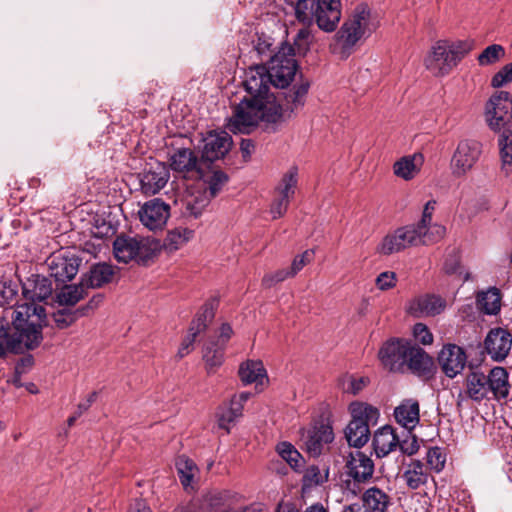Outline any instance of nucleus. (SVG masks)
Here are the masks:
<instances>
[{
  "instance_id": "nucleus-18",
  "label": "nucleus",
  "mask_w": 512,
  "mask_h": 512,
  "mask_svg": "<svg viewBox=\"0 0 512 512\" xmlns=\"http://www.w3.org/2000/svg\"><path fill=\"white\" fill-rule=\"evenodd\" d=\"M341 15L340 0H317L314 16L319 29L325 32L335 31Z\"/></svg>"
},
{
  "instance_id": "nucleus-46",
  "label": "nucleus",
  "mask_w": 512,
  "mask_h": 512,
  "mask_svg": "<svg viewBox=\"0 0 512 512\" xmlns=\"http://www.w3.org/2000/svg\"><path fill=\"white\" fill-rule=\"evenodd\" d=\"M317 0H298L295 5V15L298 21L311 23L315 20L314 12Z\"/></svg>"
},
{
  "instance_id": "nucleus-64",
  "label": "nucleus",
  "mask_w": 512,
  "mask_h": 512,
  "mask_svg": "<svg viewBox=\"0 0 512 512\" xmlns=\"http://www.w3.org/2000/svg\"><path fill=\"white\" fill-rule=\"evenodd\" d=\"M34 364V357L31 354L25 355L20 358L15 364V372L16 375L21 377L24 373L27 372Z\"/></svg>"
},
{
  "instance_id": "nucleus-31",
  "label": "nucleus",
  "mask_w": 512,
  "mask_h": 512,
  "mask_svg": "<svg viewBox=\"0 0 512 512\" xmlns=\"http://www.w3.org/2000/svg\"><path fill=\"white\" fill-rule=\"evenodd\" d=\"M361 463H363L364 470L357 471L354 467H351V471L348 475L351 479L344 481L345 490L354 497L361 493V485L368 483L372 479L371 464L365 462V460H362Z\"/></svg>"
},
{
  "instance_id": "nucleus-30",
  "label": "nucleus",
  "mask_w": 512,
  "mask_h": 512,
  "mask_svg": "<svg viewBox=\"0 0 512 512\" xmlns=\"http://www.w3.org/2000/svg\"><path fill=\"white\" fill-rule=\"evenodd\" d=\"M465 392L468 398L480 403L485 400L484 372L478 368L471 369L465 379Z\"/></svg>"
},
{
  "instance_id": "nucleus-49",
  "label": "nucleus",
  "mask_w": 512,
  "mask_h": 512,
  "mask_svg": "<svg viewBox=\"0 0 512 512\" xmlns=\"http://www.w3.org/2000/svg\"><path fill=\"white\" fill-rule=\"evenodd\" d=\"M473 41L470 40H458L455 42H448V52L455 61V65L458 63L472 50Z\"/></svg>"
},
{
  "instance_id": "nucleus-13",
  "label": "nucleus",
  "mask_w": 512,
  "mask_h": 512,
  "mask_svg": "<svg viewBox=\"0 0 512 512\" xmlns=\"http://www.w3.org/2000/svg\"><path fill=\"white\" fill-rule=\"evenodd\" d=\"M512 347V334L502 327L491 328L484 341L483 348L495 362L504 361L510 354Z\"/></svg>"
},
{
  "instance_id": "nucleus-26",
  "label": "nucleus",
  "mask_w": 512,
  "mask_h": 512,
  "mask_svg": "<svg viewBox=\"0 0 512 512\" xmlns=\"http://www.w3.org/2000/svg\"><path fill=\"white\" fill-rule=\"evenodd\" d=\"M138 245V237H131L123 233L116 236L113 242V253L116 260L124 264L134 260Z\"/></svg>"
},
{
  "instance_id": "nucleus-40",
  "label": "nucleus",
  "mask_w": 512,
  "mask_h": 512,
  "mask_svg": "<svg viewBox=\"0 0 512 512\" xmlns=\"http://www.w3.org/2000/svg\"><path fill=\"white\" fill-rule=\"evenodd\" d=\"M137 255L134 260L140 265H147L157 254L159 243L148 238H138Z\"/></svg>"
},
{
  "instance_id": "nucleus-37",
  "label": "nucleus",
  "mask_w": 512,
  "mask_h": 512,
  "mask_svg": "<svg viewBox=\"0 0 512 512\" xmlns=\"http://www.w3.org/2000/svg\"><path fill=\"white\" fill-rule=\"evenodd\" d=\"M298 184V169L292 166L281 178L280 183L275 187L277 196L283 197L291 201L295 195Z\"/></svg>"
},
{
  "instance_id": "nucleus-20",
  "label": "nucleus",
  "mask_w": 512,
  "mask_h": 512,
  "mask_svg": "<svg viewBox=\"0 0 512 512\" xmlns=\"http://www.w3.org/2000/svg\"><path fill=\"white\" fill-rule=\"evenodd\" d=\"M425 66L435 76H444L456 67L450 52L448 41L440 40L432 47L431 53L425 58Z\"/></svg>"
},
{
  "instance_id": "nucleus-27",
  "label": "nucleus",
  "mask_w": 512,
  "mask_h": 512,
  "mask_svg": "<svg viewBox=\"0 0 512 512\" xmlns=\"http://www.w3.org/2000/svg\"><path fill=\"white\" fill-rule=\"evenodd\" d=\"M226 347L216 342L215 337H210L203 345V360L207 373H214L224 362Z\"/></svg>"
},
{
  "instance_id": "nucleus-50",
  "label": "nucleus",
  "mask_w": 512,
  "mask_h": 512,
  "mask_svg": "<svg viewBox=\"0 0 512 512\" xmlns=\"http://www.w3.org/2000/svg\"><path fill=\"white\" fill-rule=\"evenodd\" d=\"M397 447L407 456H412L418 452L420 446L413 430H405L403 439L398 437Z\"/></svg>"
},
{
  "instance_id": "nucleus-41",
  "label": "nucleus",
  "mask_w": 512,
  "mask_h": 512,
  "mask_svg": "<svg viewBox=\"0 0 512 512\" xmlns=\"http://www.w3.org/2000/svg\"><path fill=\"white\" fill-rule=\"evenodd\" d=\"M194 236V231L189 228L177 227L167 233L164 245L170 251L179 249Z\"/></svg>"
},
{
  "instance_id": "nucleus-45",
  "label": "nucleus",
  "mask_w": 512,
  "mask_h": 512,
  "mask_svg": "<svg viewBox=\"0 0 512 512\" xmlns=\"http://www.w3.org/2000/svg\"><path fill=\"white\" fill-rule=\"evenodd\" d=\"M505 56L502 45L492 44L486 47L477 57L480 66H488L498 62Z\"/></svg>"
},
{
  "instance_id": "nucleus-23",
  "label": "nucleus",
  "mask_w": 512,
  "mask_h": 512,
  "mask_svg": "<svg viewBox=\"0 0 512 512\" xmlns=\"http://www.w3.org/2000/svg\"><path fill=\"white\" fill-rule=\"evenodd\" d=\"M114 273L112 265L99 262L91 265L89 270L82 274L81 278L88 289H96L110 283Z\"/></svg>"
},
{
  "instance_id": "nucleus-56",
  "label": "nucleus",
  "mask_w": 512,
  "mask_h": 512,
  "mask_svg": "<svg viewBox=\"0 0 512 512\" xmlns=\"http://www.w3.org/2000/svg\"><path fill=\"white\" fill-rule=\"evenodd\" d=\"M310 33L306 29H300L294 39L291 47L294 49V55L304 56L309 50Z\"/></svg>"
},
{
  "instance_id": "nucleus-59",
  "label": "nucleus",
  "mask_w": 512,
  "mask_h": 512,
  "mask_svg": "<svg viewBox=\"0 0 512 512\" xmlns=\"http://www.w3.org/2000/svg\"><path fill=\"white\" fill-rule=\"evenodd\" d=\"M288 277H293V275L290 274V270L289 269H280L274 273L266 274L262 279V285L265 288H271L275 284L284 281Z\"/></svg>"
},
{
  "instance_id": "nucleus-35",
  "label": "nucleus",
  "mask_w": 512,
  "mask_h": 512,
  "mask_svg": "<svg viewBox=\"0 0 512 512\" xmlns=\"http://www.w3.org/2000/svg\"><path fill=\"white\" fill-rule=\"evenodd\" d=\"M477 304L481 311L487 315H496L501 309V295L497 288H489L477 296Z\"/></svg>"
},
{
  "instance_id": "nucleus-53",
  "label": "nucleus",
  "mask_w": 512,
  "mask_h": 512,
  "mask_svg": "<svg viewBox=\"0 0 512 512\" xmlns=\"http://www.w3.org/2000/svg\"><path fill=\"white\" fill-rule=\"evenodd\" d=\"M328 475L329 468H327L325 474L322 475L318 466L310 465L305 470L303 481L308 485H321L328 480Z\"/></svg>"
},
{
  "instance_id": "nucleus-4",
  "label": "nucleus",
  "mask_w": 512,
  "mask_h": 512,
  "mask_svg": "<svg viewBox=\"0 0 512 512\" xmlns=\"http://www.w3.org/2000/svg\"><path fill=\"white\" fill-rule=\"evenodd\" d=\"M377 28L378 21L372 16L368 5L359 4L337 31L335 39L342 53L350 54L359 41L370 37Z\"/></svg>"
},
{
  "instance_id": "nucleus-17",
  "label": "nucleus",
  "mask_w": 512,
  "mask_h": 512,
  "mask_svg": "<svg viewBox=\"0 0 512 512\" xmlns=\"http://www.w3.org/2000/svg\"><path fill=\"white\" fill-rule=\"evenodd\" d=\"M170 207L159 198L150 200L144 204L139 211V218L142 224L148 229L155 231L162 229L166 224Z\"/></svg>"
},
{
  "instance_id": "nucleus-6",
  "label": "nucleus",
  "mask_w": 512,
  "mask_h": 512,
  "mask_svg": "<svg viewBox=\"0 0 512 512\" xmlns=\"http://www.w3.org/2000/svg\"><path fill=\"white\" fill-rule=\"evenodd\" d=\"M201 161L206 168H211L217 160L224 159L233 145V139L226 131L210 130L202 136Z\"/></svg>"
},
{
  "instance_id": "nucleus-63",
  "label": "nucleus",
  "mask_w": 512,
  "mask_h": 512,
  "mask_svg": "<svg viewBox=\"0 0 512 512\" xmlns=\"http://www.w3.org/2000/svg\"><path fill=\"white\" fill-rule=\"evenodd\" d=\"M369 384V378L368 377H351L349 386L347 388V392L357 395L360 393L367 385Z\"/></svg>"
},
{
  "instance_id": "nucleus-32",
  "label": "nucleus",
  "mask_w": 512,
  "mask_h": 512,
  "mask_svg": "<svg viewBox=\"0 0 512 512\" xmlns=\"http://www.w3.org/2000/svg\"><path fill=\"white\" fill-rule=\"evenodd\" d=\"M239 378L244 385L252 383H262V379L267 377L263 363L259 360H247L242 363L238 371Z\"/></svg>"
},
{
  "instance_id": "nucleus-14",
  "label": "nucleus",
  "mask_w": 512,
  "mask_h": 512,
  "mask_svg": "<svg viewBox=\"0 0 512 512\" xmlns=\"http://www.w3.org/2000/svg\"><path fill=\"white\" fill-rule=\"evenodd\" d=\"M139 176L142 192L145 195H154L165 187L170 173L165 163L152 160L146 163Z\"/></svg>"
},
{
  "instance_id": "nucleus-34",
  "label": "nucleus",
  "mask_w": 512,
  "mask_h": 512,
  "mask_svg": "<svg viewBox=\"0 0 512 512\" xmlns=\"http://www.w3.org/2000/svg\"><path fill=\"white\" fill-rule=\"evenodd\" d=\"M403 478L410 489L416 490L427 483L428 473L420 460H412L403 473Z\"/></svg>"
},
{
  "instance_id": "nucleus-44",
  "label": "nucleus",
  "mask_w": 512,
  "mask_h": 512,
  "mask_svg": "<svg viewBox=\"0 0 512 512\" xmlns=\"http://www.w3.org/2000/svg\"><path fill=\"white\" fill-rule=\"evenodd\" d=\"M503 131L499 135V148H500V157L503 164V167L506 166L511 167L512 165V130L509 128H502Z\"/></svg>"
},
{
  "instance_id": "nucleus-11",
  "label": "nucleus",
  "mask_w": 512,
  "mask_h": 512,
  "mask_svg": "<svg viewBox=\"0 0 512 512\" xmlns=\"http://www.w3.org/2000/svg\"><path fill=\"white\" fill-rule=\"evenodd\" d=\"M412 341L391 338L379 350L382 364L391 372H403Z\"/></svg>"
},
{
  "instance_id": "nucleus-52",
  "label": "nucleus",
  "mask_w": 512,
  "mask_h": 512,
  "mask_svg": "<svg viewBox=\"0 0 512 512\" xmlns=\"http://www.w3.org/2000/svg\"><path fill=\"white\" fill-rule=\"evenodd\" d=\"M362 460H365V462H368L371 464L372 469V475L374 474V462L373 460L366 455L364 452L356 451V452H350L347 456L345 468H346V474L349 475V472L351 471V467H354L357 471L364 470V466L360 465L362 464Z\"/></svg>"
},
{
  "instance_id": "nucleus-54",
  "label": "nucleus",
  "mask_w": 512,
  "mask_h": 512,
  "mask_svg": "<svg viewBox=\"0 0 512 512\" xmlns=\"http://www.w3.org/2000/svg\"><path fill=\"white\" fill-rule=\"evenodd\" d=\"M415 341L424 346L431 345L434 341V336L428 326L424 323H416L412 329Z\"/></svg>"
},
{
  "instance_id": "nucleus-5",
  "label": "nucleus",
  "mask_w": 512,
  "mask_h": 512,
  "mask_svg": "<svg viewBox=\"0 0 512 512\" xmlns=\"http://www.w3.org/2000/svg\"><path fill=\"white\" fill-rule=\"evenodd\" d=\"M351 420L344 429V437L350 447L360 449L371 437L370 427L377 424L379 410L367 403L353 402L349 406Z\"/></svg>"
},
{
  "instance_id": "nucleus-58",
  "label": "nucleus",
  "mask_w": 512,
  "mask_h": 512,
  "mask_svg": "<svg viewBox=\"0 0 512 512\" xmlns=\"http://www.w3.org/2000/svg\"><path fill=\"white\" fill-rule=\"evenodd\" d=\"M512 82V62L503 66L491 80V85L494 88H500L506 83Z\"/></svg>"
},
{
  "instance_id": "nucleus-28",
  "label": "nucleus",
  "mask_w": 512,
  "mask_h": 512,
  "mask_svg": "<svg viewBox=\"0 0 512 512\" xmlns=\"http://www.w3.org/2000/svg\"><path fill=\"white\" fill-rule=\"evenodd\" d=\"M488 374L493 388V399H506L511 389L507 369L502 366H495L488 371Z\"/></svg>"
},
{
  "instance_id": "nucleus-21",
  "label": "nucleus",
  "mask_w": 512,
  "mask_h": 512,
  "mask_svg": "<svg viewBox=\"0 0 512 512\" xmlns=\"http://www.w3.org/2000/svg\"><path fill=\"white\" fill-rule=\"evenodd\" d=\"M53 293L52 281L49 277L32 274L22 283V294L29 303L47 300Z\"/></svg>"
},
{
  "instance_id": "nucleus-22",
  "label": "nucleus",
  "mask_w": 512,
  "mask_h": 512,
  "mask_svg": "<svg viewBox=\"0 0 512 512\" xmlns=\"http://www.w3.org/2000/svg\"><path fill=\"white\" fill-rule=\"evenodd\" d=\"M446 307V301L439 295L424 294L413 299L408 306V313L415 317L439 315Z\"/></svg>"
},
{
  "instance_id": "nucleus-43",
  "label": "nucleus",
  "mask_w": 512,
  "mask_h": 512,
  "mask_svg": "<svg viewBox=\"0 0 512 512\" xmlns=\"http://www.w3.org/2000/svg\"><path fill=\"white\" fill-rule=\"evenodd\" d=\"M209 512H246L247 507L235 510L228 503V495L226 492H217L211 494L207 499Z\"/></svg>"
},
{
  "instance_id": "nucleus-38",
  "label": "nucleus",
  "mask_w": 512,
  "mask_h": 512,
  "mask_svg": "<svg viewBox=\"0 0 512 512\" xmlns=\"http://www.w3.org/2000/svg\"><path fill=\"white\" fill-rule=\"evenodd\" d=\"M217 425L220 429L230 433L231 425L235 423L236 419L242 416L239 405L235 408L229 403V405H221L216 411Z\"/></svg>"
},
{
  "instance_id": "nucleus-25",
  "label": "nucleus",
  "mask_w": 512,
  "mask_h": 512,
  "mask_svg": "<svg viewBox=\"0 0 512 512\" xmlns=\"http://www.w3.org/2000/svg\"><path fill=\"white\" fill-rule=\"evenodd\" d=\"M398 435L391 426L385 425L377 429L373 435L372 446L378 458L387 456L397 447Z\"/></svg>"
},
{
  "instance_id": "nucleus-47",
  "label": "nucleus",
  "mask_w": 512,
  "mask_h": 512,
  "mask_svg": "<svg viewBox=\"0 0 512 512\" xmlns=\"http://www.w3.org/2000/svg\"><path fill=\"white\" fill-rule=\"evenodd\" d=\"M18 282L11 279L0 281L1 305H12L18 295Z\"/></svg>"
},
{
  "instance_id": "nucleus-61",
  "label": "nucleus",
  "mask_w": 512,
  "mask_h": 512,
  "mask_svg": "<svg viewBox=\"0 0 512 512\" xmlns=\"http://www.w3.org/2000/svg\"><path fill=\"white\" fill-rule=\"evenodd\" d=\"M314 256V251L313 250H306L304 251L302 254L300 255H297L292 264H291V267H290V274H292L293 276H295L299 271H301L303 269V267L309 263L312 258Z\"/></svg>"
},
{
  "instance_id": "nucleus-33",
  "label": "nucleus",
  "mask_w": 512,
  "mask_h": 512,
  "mask_svg": "<svg viewBox=\"0 0 512 512\" xmlns=\"http://www.w3.org/2000/svg\"><path fill=\"white\" fill-rule=\"evenodd\" d=\"M362 501L371 512H387L390 497L380 488L371 487L363 493Z\"/></svg>"
},
{
  "instance_id": "nucleus-55",
  "label": "nucleus",
  "mask_w": 512,
  "mask_h": 512,
  "mask_svg": "<svg viewBox=\"0 0 512 512\" xmlns=\"http://www.w3.org/2000/svg\"><path fill=\"white\" fill-rule=\"evenodd\" d=\"M444 272L448 275H461V257L459 252L453 250L449 253L444 261L443 265Z\"/></svg>"
},
{
  "instance_id": "nucleus-16",
  "label": "nucleus",
  "mask_w": 512,
  "mask_h": 512,
  "mask_svg": "<svg viewBox=\"0 0 512 512\" xmlns=\"http://www.w3.org/2000/svg\"><path fill=\"white\" fill-rule=\"evenodd\" d=\"M437 362L445 376L453 379L465 368L467 355L462 347L448 343L438 352Z\"/></svg>"
},
{
  "instance_id": "nucleus-24",
  "label": "nucleus",
  "mask_w": 512,
  "mask_h": 512,
  "mask_svg": "<svg viewBox=\"0 0 512 512\" xmlns=\"http://www.w3.org/2000/svg\"><path fill=\"white\" fill-rule=\"evenodd\" d=\"M394 417L405 430H414L420 421V406L417 400L405 399L394 409Z\"/></svg>"
},
{
  "instance_id": "nucleus-1",
  "label": "nucleus",
  "mask_w": 512,
  "mask_h": 512,
  "mask_svg": "<svg viewBox=\"0 0 512 512\" xmlns=\"http://www.w3.org/2000/svg\"><path fill=\"white\" fill-rule=\"evenodd\" d=\"M294 49L283 44L270 58L268 66L250 67L243 81L247 93L234 108L231 130L248 134L260 122L273 132L276 125L302 109L311 87V80L299 71Z\"/></svg>"
},
{
  "instance_id": "nucleus-3",
  "label": "nucleus",
  "mask_w": 512,
  "mask_h": 512,
  "mask_svg": "<svg viewBox=\"0 0 512 512\" xmlns=\"http://www.w3.org/2000/svg\"><path fill=\"white\" fill-rule=\"evenodd\" d=\"M436 201L429 200L423 209L422 217L417 224L400 227L393 234L385 236L378 250L383 255L400 252L409 246L427 245L434 241L429 234V225Z\"/></svg>"
},
{
  "instance_id": "nucleus-42",
  "label": "nucleus",
  "mask_w": 512,
  "mask_h": 512,
  "mask_svg": "<svg viewBox=\"0 0 512 512\" xmlns=\"http://www.w3.org/2000/svg\"><path fill=\"white\" fill-rule=\"evenodd\" d=\"M83 317V309L79 308H63L53 313L52 318L59 329H66Z\"/></svg>"
},
{
  "instance_id": "nucleus-51",
  "label": "nucleus",
  "mask_w": 512,
  "mask_h": 512,
  "mask_svg": "<svg viewBox=\"0 0 512 512\" xmlns=\"http://www.w3.org/2000/svg\"><path fill=\"white\" fill-rule=\"evenodd\" d=\"M414 157H403L394 164V173L396 176L404 180H410L414 177L416 165Z\"/></svg>"
},
{
  "instance_id": "nucleus-15",
  "label": "nucleus",
  "mask_w": 512,
  "mask_h": 512,
  "mask_svg": "<svg viewBox=\"0 0 512 512\" xmlns=\"http://www.w3.org/2000/svg\"><path fill=\"white\" fill-rule=\"evenodd\" d=\"M170 167L173 171L191 175L192 178L202 179L205 177L204 165L201 158L190 148L176 149L169 158Z\"/></svg>"
},
{
  "instance_id": "nucleus-8",
  "label": "nucleus",
  "mask_w": 512,
  "mask_h": 512,
  "mask_svg": "<svg viewBox=\"0 0 512 512\" xmlns=\"http://www.w3.org/2000/svg\"><path fill=\"white\" fill-rule=\"evenodd\" d=\"M219 305V299L217 297L209 298L200 308L194 319L191 321L188 329V335L182 342V345L178 351L180 357H184L189 353L190 347L195 342L197 336L204 332L208 325L213 321L215 312Z\"/></svg>"
},
{
  "instance_id": "nucleus-7",
  "label": "nucleus",
  "mask_w": 512,
  "mask_h": 512,
  "mask_svg": "<svg viewBox=\"0 0 512 512\" xmlns=\"http://www.w3.org/2000/svg\"><path fill=\"white\" fill-rule=\"evenodd\" d=\"M486 120L494 131L506 128L512 121V97L507 91L494 93L486 103Z\"/></svg>"
},
{
  "instance_id": "nucleus-19",
  "label": "nucleus",
  "mask_w": 512,
  "mask_h": 512,
  "mask_svg": "<svg viewBox=\"0 0 512 512\" xmlns=\"http://www.w3.org/2000/svg\"><path fill=\"white\" fill-rule=\"evenodd\" d=\"M333 440L332 425L328 421H319L307 431L304 444L310 456L318 457L322 454L324 445L330 444Z\"/></svg>"
},
{
  "instance_id": "nucleus-36",
  "label": "nucleus",
  "mask_w": 512,
  "mask_h": 512,
  "mask_svg": "<svg viewBox=\"0 0 512 512\" xmlns=\"http://www.w3.org/2000/svg\"><path fill=\"white\" fill-rule=\"evenodd\" d=\"M211 169V174L208 175L205 171V177L202 178L206 184L207 188L204 192L206 195L209 194L208 197L211 199L215 198L222 190V188L228 183L229 176L227 173H225L223 170L216 168Z\"/></svg>"
},
{
  "instance_id": "nucleus-39",
  "label": "nucleus",
  "mask_w": 512,
  "mask_h": 512,
  "mask_svg": "<svg viewBox=\"0 0 512 512\" xmlns=\"http://www.w3.org/2000/svg\"><path fill=\"white\" fill-rule=\"evenodd\" d=\"M276 451L293 470L299 471L303 467L305 462L303 456L290 442H280L276 447Z\"/></svg>"
},
{
  "instance_id": "nucleus-12",
  "label": "nucleus",
  "mask_w": 512,
  "mask_h": 512,
  "mask_svg": "<svg viewBox=\"0 0 512 512\" xmlns=\"http://www.w3.org/2000/svg\"><path fill=\"white\" fill-rule=\"evenodd\" d=\"M481 153L482 145L479 141L470 139L460 141L451 160L453 174L455 176L466 174L479 160Z\"/></svg>"
},
{
  "instance_id": "nucleus-60",
  "label": "nucleus",
  "mask_w": 512,
  "mask_h": 512,
  "mask_svg": "<svg viewBox=\"0 0 512 512\" xmlns=\"http://www.w3.org/2000/svg\"><path fill=\"white\" fill-rule=\"evenodd\" d=\"M290 200L280 196H276L270 205V213L273 219H279L283 217L289 207Z\"/></svg>"
},
{
  "instance_id": "nucleus-29",
  "label": "nucleus",
  "mask_w": 512,
  "mask_h": 512,
  "mask_svg": "<svg viewBox=\"0 0 512 512\" xmlns=\"http://www.w3.org/2000/svg\"><path fill=\"white\" fill-rule=\"evenodd\" d=\"M88 287L80 278L77 284H64L61 291L57 294V301L60 306L74 307L80 300L84 299L88 292Z\"/></svg>"
},
{
  "instance_id": "nucleus-9",
  "label": "nucleus",
  "mask_w": 512,
  "mask_h": 512,
  "mask_svg": "<svg viewBox=\"0 0 512 512\" xmlns=\"http://www.w3.org/2000/svg\"><path fill=\"white\" fill-rule=\"evenodd\" d=\"M405 367L412 375L425 383L435 379L438 372L434 358L414 342L411 343Z\"/></svg>"
},
{
  "instance_id": "nucleus-48",
  "label": "nucleus",
  "mask_w": 512,
  "mask_h": 512,
  "mask_svg": "<svg viewBox=\"0 0 512 512\" xmlns=\"http://www.w3.org/2000/svg\"><path fill=\"white\" fill-rule=\"evenodd\" d=\"M211 198L205 193L192 197L186 203V212L195 219L200 217L206 207L210 204Z\"/></svg>"
},
{
  "instance_id": "nucleus-62",
  "label": "nucleus",
  "mask_w": 512,
  "mask_h": 512,
  "mask_svg": "<svg viewBox=\"0 0 512 512\" xmlns=\"http://www.w3.org/2000/svg\"><path fill=\"white\" fill-rule=\"evenodd\" d=\"M375 284L382 291L389 290L396 285V274L392 271L382 272L377 276Z\"/></svg>"
},
{
  "instance_id": "nucleus-57",
  "label": "nucleus",
  "mask_w": 512,
  "mask_h": 512,
  "mask_svg": "<svg viewBox=\"0 0 512 512\" xmlns=\"http://www.w3.org/2000/svg\"><path fill=\"white\" fill-rule=\"evenodd\" d=\"M426 458L427 463L435 471L440 472L444 468L446 456L445 454L442 453L439 447L429 448V450L427 451Z\"/></svg>"
},
{
  "instance_id": "nucleus-2",
  "label": "nucleus",
  "mask_w": 512,
  "mask_h": 512,
  "mask_svg": "<svg viewBox=\"0 0 512 512\" xmlns=\"http://www.w3.org/2000/svg\"><path fill=\"white\" fill-rule=\"evenodd\" d=\"M46 325L44 306L37 303L17 305L11 311L10 320L0 318V358L38 348L43 341V327Z\"/></svg>"
},
{
  "instance_id": "nucleus-10",
  "label": "nucleus",
  "mask_w": 512,
  "mask_h": 512,
  "mask_svg": "<svg viewBox=\"0 0 512 512\" xmlns=\"http://www.w3.org/2000/svg\"><path fill=\"white\" fill-rule=\"evenodd\" d=\"M80 263L81 259L70 251L52 254L46 260L49 276L62 284L71 281L77 275Z\"/></svg>"
}]
</instances>
